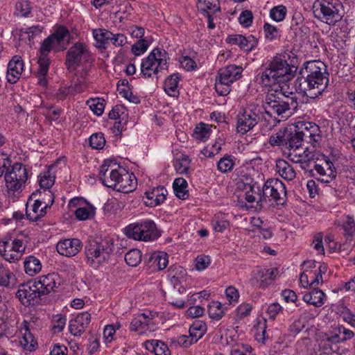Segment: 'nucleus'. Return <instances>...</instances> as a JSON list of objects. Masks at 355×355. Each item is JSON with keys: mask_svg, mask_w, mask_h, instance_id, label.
<instances>
[{"mask_svg": "<svg viewBox=\"0 0 355 355\" xmlns=\"http://www.w3.org/2000/svg\"><path fill=\"white\" fill-rule=\"evenodd\" d=\"M327 66L320 60L305 62L295 80V87L304 96L315 98L321 95L329 85Z\"/></svg>", "mask_w": 355, "mask_h": 355, "instance_id": "nucleus-1", "label": "nucleus"}, {"mask_svg": "<svg viewBox=\"0 0 355 355\" xmlns=\"http://www.w3.org/2000/svg\"><path fill=\"white\" fill-rule=\"evenodd\" d=\"M70 33L64 26H59L55 31L46 37L41 44L40 58L38 60L39 69L37 71L38 84L42 87L47 85L46 76L47 75L50 60L49 53L51 51L59 52L67 49L69 44Z\"/></svg>", "mask_w": 355, "mask_h": 355, "instance_id": "nucleus-2", "label": "nucleus"}, {"mask_svg": "<svg viewBox=\"0 0 355 355\" xmlns=\"http://www.w3.org/2000/svg\"><path fill=\"white\" fill-rule=\"evenodd\" d=\"M286 55L277 54L268 61V66L261 75V83L264 86L286 83L293 79L297 67L287 62Z\"/></svg>", "mask_w": 355, "mask_h": 355, "instance_id": "nucleus-3", "label": "nucleus"}, {"mask_svg": "<svg viewBox=\"0 0 355 355\" xmlns=\"http://www.w3.org/2000/svg\"><path fill=\"white\" fill-rule=\"evenodd\" d=\"M282 90L283 88L281 87L280 91L275 89L274 92H268L266 95L265 111L268 114L288 116L292 114V110L297 107V97L295 94L292 92L286 94Z\"/></svg>", "mask_w": 355, "mask_h": 355, "instance_id": "nucleus-4", "label": "nucleus"}, {"mask_svg": "<svg viewBox=\"0 0 355 355\" xmlns=\"http://www.w3.org/2000/svg\"><path fill=\"white\" fill-rule=\"evenodd\" d=\"M114 250V242L111 239L89 240L85 248L87 263L94 268L107 263Z\"/></svg>", "mask_w": 355, "mask_h": 355, "instance_id": "nucleus-5", "label": "nucleus"}, {"mask_svg": "<svg viewBox=\"0 0 355 355\" xmlns=\"http://www.w3.org/2000/svg\"><path fill=\"white\" fill-rule=\"evenodd\" d=\"M313 12L318 19L334 26L344 16L343 5L340 0H316Z\"/></svg>", "mask_w": 355, "mask_h": 355, "instance_id": "nucleus-6", "label": "nucleus"}, {"mask_svg": "<svg viewBox=\"0 0 355 355\" xmlns=\"http://www.w3.org/2000/svg\"><path fill=\"white\" fill-rule=\"evenodd\" d=\"M269 143L272 146H278L286 150L295 151L302 146L303 142L296 125H289L280 129L270 137Z\"/></svg>", "mask_w": 355, "mask_h": 355, "instance_id": "nucleus-7", "label": "nucleus"}, {"mask_svg": "<svg viewBox=\"0 0 355 355\" xmlns=\"http://www.w3.org/2000/svg\"><path fill=\"white\" fill-rule=\"evenodd\" d=\"M168 53L165 50L155 48L143 60L141 64V72L144 78H150L153 74L167 70Z\"/></svg>", "mask_w": 355, "mask_h": 355, "instance_id": "nucleus-8", "label": "nucleus"}, {"mask_svg": "<svg viewBox=\"0 0 355 355\" xmlns=\"http://www.w3.org/2000/svg\"><path fill=\"white\" fill-rule=\"evenodd\" d=\"M125 232L128 238L144 241L155 240L160 236L155 223L150 220L130 224L125 227Z\"/></svg>", "mask_w": 355, "mask_h": 355, "instance_id": "nucleus-9", "label": "nucleus"}, {"mask_svg": "<svg viewBox=\"0 0 355 355\" xmlns=\"http://www.w3.org/2000/svg\"><path fill=\"white\" fill-rule=\"evenodd\" d=\"M286 191L284 184L277 178L268 179L263 187L262 194H259L260 201H266L270 198L277 205H284L286 202Z\"/></svg>", "mask_w": 355, "mask_h": 355, "instance_id": "nucleus-10", "label": "nucleus"}, {"mask_svg": "<svg viewBox=\"0 0 355 355\" xmlns=\"http://www.w3.org/2000/svg\"><path fill=\"white\" fill-rule=\"evenodd\" d=\"M16 297L24 306H30L40 304L43 296L36 285V281H29L19 285Z\"/></svg>", "mask_w": 355, "mask_h": 355, "instance_id": "nucleus-11", "label": "nucleus"}, {"mask_svg": "<svg viewBox=\"0 0 355 355\" xmlns=\"http://www.w3.org/2000/svg\"><path fill=\"white\" fill-rule=\"evenodd\" d=\"M262 115L261 107L257 105H250L244 110L237 121L236 130L241 134H245L252 129L260 121Z\"/></svg>", "mask_w": 355, "mask_h": 355, "instance_id": "nucleus-12", "label": "nucleus"}, {"mask_svg": "<svg viewBox=\"0 0 355 355\" xmlns=\"http://www.w3.org/2000/svg\"><path fill=\"white\" fill-rule=\"evenodd\" d=\"M123 169L116 162L105 160L99 170V180L106 187L114 189Z\"/></svg>", "mask_w": 355, "mask_h": 355, "instance_id": "nucleus-13", "label": "nucleus"}, {"mask_svg": "<svg viewBox=\"0 0 355 355\" xmlns=\"http://www.w3.org/2000/svg\"><path fill=\"white\" fill-rule=\"evenodd\" d=\"M28 178V172L21 163H15L10 171L5 174L7 187L12 191H18L25 184Z\"/></svg>", "mask_w": 355, "mask_h": 355, "instance_id": "nucleus-14", "label": "nucleus"}, {"mask_svg": "<svg viewBox=\"0 0 355 355\" xmlns=\"http://www.w3.org/2000/svg\"><path fill=\"white\" fill-rule=\"evenodd\" d=\"M89 51L84 43L76 42L72 45L66 53L65 65L67 69L77 67L80 65L81 58L88 61Z\"/></svg>", "mask_w": 355, "mask_h": 355, "instance_id": "nucleus-15", "label": "nucleus"}, {"mask_svg": "<svg viewBox=\"0 0 355 355\" xmlns=\"http://www.w3.org/2000/svg\"><path fill=\"white\" fill-rule=\"evenodd\" d=\"M157 315V312L151 311L139 314L132 320L130 329L132 331H138L139 334H142L147 330L153 331L155 326L153 320Z\"/></svg>", "mask_w": 355, "mask_h": 355, "instance_id": "nucleus-16", "label": "nucleus"}, {"mask_svg": "<svg viewBox=\"0 0 355 355\" xmlns=\"http://www.w3.org/2000/svg\"><path fill=\"white\" fill-rule=\"evenodd\" d=\"M314 169L317 173L315 178L324 183H329L336 178L337 172L333 162L324 158L323 164H316Z\"/></svg>", "mask_w": 355, "mask_h": 355, "instance_id": "nucleus-17", "label": "nucleus"}, {"mask_svg": "<svg viewBox=\"0 0 355 355\" xmlns=\"http://www.w3.org/2000/svg\"><path fill=\"white\" fill-rule=\"evenodd\" d=\"M91 322V315L88 312L79 313L69 321V330L73 336H80Z\"/></svg>", "mask_w": 355, "mask_h": 355, "instance_id": "nucleus-18", "label": "nucleus"}, {"mask_svg": "<svg viewBox=\"0 0 355 355\" xmlns=\"http://www.w3.org/2000/svg\"><path fill=\"white\" fill-rule=\"evenodd\" d=\"M226 42L230 44L237 45L241 49L250 52L258 44V39L252 35L245 37L242 35H232L227 37Z\"/></svg>", "mask_w": 355, "mask_h": 355, "instance_id": "nucleus-19", "label": "nucleus"}, {"mask_svg": "<svg viewBox=\"0 0 355 355\" xmlns=\"http://www.w3.org/2000/svg\"><path fill=\"white\" fill-rule=\"evenodd\" d=\"M82 248V243L78 239L60 241L56 245L58 252L65 257H71L78 254Z\"/></svg>", "mask_w": 355, "mask_h": 355, "instance_id": "nucleus-20", "label": "nucleus"}, {"mask_svg": "<svg viewBox=\"0 0 355 355\" xmlns=\"http://www.w3.org/2000/svg\"><path fill=\"white\" fill-rule=\"evenodd\" d=\"M119 183L114 190L119 192L128 193L135 190L137 184V179L133 173H129L125 168L121 169Z\"/></svg>", "mask_w": 355, "mask_h": 355, "instance_id": "nucleus-21", "label": "nucleus"}, {"mask_svg": "<svg viewBox=\"0 0 355 355\" xmlns=\"http://www.w3.org/2000/svg\"><path fill=\"white\" fill-rule=\"evenodd\" d=\"M24 69V61L21 56L15 55L8 64L6 78L11 84L16 83L19 79Z\"/></svg>", "mask_w": 355, "mask_h": 355, "instance_id": "nucleus-22", "label": "nucleus"}, {"mask_svg": "<svg viewBox=\"0 0 355 355\" xmlns=\"http://www.w3.org/2000/svg\"><path fill=\"white\" fill-rule=\"evenodd\" d=\"M242 69L234 64H230L220 69L216 79L221 83L232 85L234 81L241 77Z\"/></svg>", "mask_w": 355, "mask_h": 355, "instance_id": "nucleus-23", "label": "nucleus"}, {"mask_svg": "<svg viewBox=\"0 0 355 355\" xmlns=\"http://www.w3.org/2000/svg\"><path fill=\"white\" fill-rule=\"evenodd\" d=\"M144 194V203L149 207H155L164 202L168 192L164 187H157L146 191Z\"/></svg>", "mask_w": 355, "mask_h": 355, "instance_id": "nucleus-24", "label": "nucleus"}, {"mask_svg": "<svg viewBox=\"0 0 355 355\" xmlns=\"http://www.w3.org/2000/svg\"><path fill=\"white\" fill-rule=\"evenodd\" d=\"M57 279L58 275L55 273H50L40 277L39 280L36 282V285L39 290L41 291L42 296H46L51 291H55L54 289L57 287Z\"/></svg>", "mask_w": 355, "mask_h": 355, "instance_id": "nucleus-25", "label": "nucleus"}, {"mask_svg": "<svg viewBox=\"0 0 355 355\" xmlns=\"http://www.w3.org/2000/svg\"><path fill=\"white\" fill-rule=\"evenodd\" d=\"M37 321V318H31V321H24L23 326L24 329V333L20 340V344L23 347L30 352L34 350L37 345V342L34 340L33 334L30 331V327L32 324H35Z\"/></svg>", "mask_w": 355, "mask_h": 355, "instance_id": "nucleus-26", "label": "nucleus"}, {"mask_svg": "<svg viewBox=\"0 0 355 355\" xmlns=\"http://www.w3.org/2000/svg\"><path fill=\"white\" fill-rule=\"evenodd\" d=\"M147 350L153 352L155 355H170L168 346L163 342L157 340H147L145 342Z\"/></svg>", "mask_w": 355, "mask_h": 355, "instance_id": "nucleus-27", "label": "nucleus"}, {"mask_svg": "<svg viewBox=\"0 0 355 355\" xmlns=\"http://www.w3.org/2000/svg\"><path fill=\"white\" fill-rule=\"evenodd\" d=\"M276 168L279 175L286 180H293L296 176L294 168L284 160L280 159L277 161Z\"/></svg>", "mask_w": 355, "mask_h": 355, "instance_id": "nucleus-28", "label": "nucleus"}, {"mask_svg": "<svg viewBox=\"0 0 355 355\" xmlns=\"http://www.w3.org/2000/svg\"><path fill=\"white\" fill-rule=\"evenodd\" d=\"M180 79V76L178 73H173L166 79L164 89L168 96L173 97L178 96V86Z\"/></svg>", "mask_w": 355, "mask_h": 355, "instance_id": "nucleus-29", "label": "nucleus"}, {"mask_svg": "<svg viewBox=\"0 0 355 355\" xmlns=\"http://www.w3.org/2000/svg\"><path fill=\"white\" fill-rule=\"evenodd\" d=\"M324 293L322 291L313 288L312 291L306 293L303 296V300L315 306H320L324 304Z\"/></svg>", "mask_w": 355, "mask_h": 355, "instance_id": "nucleus-30", "label": "nucleus"}, {"mask_svg": "<svg viewBox=\"0 0 355 355\" xmlns=\"http://www.w3.org/2000/svg\"><path fill=\"white\" fill-rule=\"evenodd\" d=\"M266 268L258 270L255 276L250 279V284L260 288H265L271 284Z\"/></svg>", "mask_w": 355, "mask_h": 355, "instance_id": "nucleus-31", "label": "nucleus"}, {"mask_svg": "<svg viewBox=\"0 0 355 355\" xmlns=\"http://www.w3.org/2000/svg\"><path fill=\"white\" fill-rule=\"evenodd\" d=\"M150 267H157L158 270L164 269L168 264L167 254L163 252H154L149 257Z\"/></svg>", "mask_w": 355, "mask_h": 355, "instance_id": "nucleus-32", "label": "nucleus"}, {"mask_svg": "<svg viewBox=\"0 0 355 355\" xmlns=\"http://www.w3.org/2000/svg\"><path fill=\"white\" fill-rule=\"evenodd\" d=\"M17 279L15 274L9 269L0 264V286L10 288L16 283Z\"/></svg>", "mask_w": 355, "mask_h": 355, "instance_id": "nucleus-33", "label": "nucleus"}, {"mask_svg": "<svg viewBox=\"0 0 355 355\" xmlns=\"http://www.w3.org/2000/svg\"><path fill=\"white\" fill-rule=\"evenodd\" d=\"M189 337L194 342L201 338L207 331V324L201 320L195 321L189 328Z\"/></svg>", "mask_w": 355, "mask_h": 355, "instance_id": "nucleus-34", "label": "nucleus"}, {"mask_svg": "<svg viewBox=\"0 0 355 355\" xmlns=\"http://www.w3.org/2000/svg\"><path fill=\"white\" fill-rule=\"evenodd\" d=\"M24 270L27 275L34 276L42 269V264L38 259L34 256L28 257L24 263Z\"/></svg>", "mask_w": 355, "mask_h": 355, "instance_id": "nucleus-35", "label": "nucleus"}, {"mask_svg": "<svg viewBox=\"0 0 355 355\" xmlns=\"http://www.w3.org/2000/svg\"><path fill=\"white\" fill-rule=\"evenodd\" d=\"M187 182L182 178H175L173 188L175 196L180 199H187L189 197V191L187 190Z\"/></svg>", "mask_w": 355, "mask_h": 355, "instance_id": "nucleus-36", "label": "nucleus"}, {"mask_svg": "<svg viewBox=\"0 0 355 355\" xmlns=\"http://www.w3.org/2000/svg\"><path fill=\"white\" fill-rule=\"evenodd\" d=\"M198 3L201 12L216 13L220 10L219 0H198Z\"/></svg>", "mask_w": 355, "mask_h": 355, "instance_id": "nucleus-37", "label": "nucleus"}, {"mask_svg": "<svg viewBox=\"0 0 355 355\" xmlns=\"http://www.w3.org/2000/svg\"><path fill=\"white\" fill-rule=\"evenodd\" d=\"M42 198L40 199H36L34 201L33 205H32L31 209H29V202L28 200L26 204V218L31 221H37L40 220V215H38V212L40 211V208L42 206Z\"/></svg>", "mask_w": 355, "mask_h": 355, "instance_id": "nucleus-38", "label": "nucleus"}, {"mask_svg": "<svg viewBox=\"0 0 355 355\" xmlns=\"http://www.w3.org/2000/svg\"><path fill=\"white\" fill-rule=\"evenodd\" d=\"M93 35L99 44V47L106 49L109 44V37L111 36V32L104 28H99L94 30Z\"/></svg>", "mask_w": 355, "mask_h": 355, "instance_id": "nucleus-39", "label": "nucleus"}, {"mask_svg": "<svg viewBox=\"0 0 355 355\" xmlns=\"http://www.w3.org/2000/svg\"><path fill=\"white\" fill-rule=\"evenodd\" d=\"M141 252L137 249H132L125 255L126 263L130 266L135 267L140 263L141 261Z\"/></svg>", "mask_w": 355, "mask_h": 355, "instance_id": "nucleus-40", "label": "nucleus"}, {"mask_svg": "<svg viewBox=\"0 0 355 355\" xmlns=\"http://www.w3.org/2000/svg\"><path fill=\"white\" fill-rule=\"evenodd\" d=\"M29 0H19L15 5V14L20 17H28L31 12Z\"/></svg>", "mask_w": 355, "mask_h": 355, "instance_id": "nucleus-41", "label": "nucleus"}, {"mask_svg": "<svg viewBox=\"0 0 355 355\" xmlns=\"http://www.w3.org/2000/svg\"><path fill=\"white\" fill-rule=\"evenodd\" d=\"M263 28L266 40L272 42L280 37V31L277 27L268 23H265Z\"/></svg>", "mask_w": 355, "mask_h": 355, "instance_id": "nucleus-42", "label": "nucleus"}, {"mask_svg": "<svg viewBox=\"0 0 355 355\" xmlns=\"http://www.w3.org/2000/svg\"><path fill=\"white\" fill-rule=\"evenodd\" d=\"M209 315L214 320H220L224 315V310L221 303L213 302L208 309Z\"/></svg>", "mask_w": 355, "mask_h": 355, "instance_id": "nucleus-43", "label": "nucleus"}, {"mask_svg": "<svg viewBox=\"0 0 355 355\" xmlns=\"http://www.w3.org/2000/svg\"><path fill=\"white\" fill-rule=\"evenodd\" d=\"M55 177L51 176L49 171H46L40 180V186L43 191H39V193L44 195L46 190L51 191L50 188L53 185Z\"/></svg>", "mask_w": 355, "mask_h": 355, "instance_id": "nucleus-44", "label": "nucleus"}, {"mask_svg": "<svg viewBox=\"0 0 355 355\" xmlns=\"http://www.w3.org/2000/svg\"><path fill=\"white\" fill-rule=\"evenodd\" d=\"M229 225V221L223 215H216L212 220V225L216 232H222Z\"/></svg>", "mask_w": 355, "mask_h": 355, "instance_id": "nucleus-45", "label": "nucleus"}, {"mask_svg": "<svg viewBox=\"0 0 355 355\" xmlns=\"http://www.w3.org/2000/svg\"><path fill=\"white\" fill-rule=\"evenodd\" d=\"M105 144V139L101 132L94 133L89 138V145L94 149H102Z\"/></svg>", "mask_w": 355, "mask_h": 355, "instance_id": "nucleus-46", "label": "nucleus"}, {"mask_svg": "<svg viewBox=\"0 0 355 355\" xmlns=\"http://www.w3.org/2000/svg\"><path fill=\"white\" fill-rule=\"evenodd\" d=\"M44 196H47L48 199L47 202L45 200L44 198H42V205L44 204V206L40 209L38 212V215H40V218L44 216L46 213V209L50 207L54 202V194L51 191H45Z\"/></svg>", "mask_w": 355, "mask_h": 355, "instance_id": "nucleus-47", "label": "nucleus"}, {"mask_svg": "<svg viewBox=\"0 0 355 355\" xmlns=\"http://www.w3.org/2000/svg\"><path fill=\"white\" fill-rule=\"evenodd\" d=\"M257 333L255 335L256 339L258 342L265 343L268 338L266 336V320H263V322L259 321L256 327Z\"/></svg>", "mask_w": 355, "mask_h": 355, "instance_id": "nucleus-48", "label": "nucleus"}, {"mask_svg": "<svg viewBox=\"0 0 355 355\" xmlns=\"http://www.w3.org/2000/svg\"><path fill=\"white\" fill-rule=\"evenodd\" d=\"M286 15V8L284 6H278L272 8L270 11V17L276 21L284 20Z\"/></svg>", "mask_w": 355, "mask_h": 355, "instance_id": "nucleus-49", "label": "nucleus"}, {"mask_svg": "<svg viewBox=\"0 0 355 355\" xmlns=\"http://www.w3.org/2000/svg\"><path fill=\"white\" fill-rule=\"evenodd\" d=\"M234 163L230 156L221 158L217 164L218 169L222 173H227L233 168Z\"/></svg>", "mask_w": 355, "mask_h": 355, "instance_id": "nucleus-50", "label": "nucleus"}, {"mask_svg": "<svg viewBox=\"0 0 355 355\" xmlns=\"http://www.w3.org/2000/svg\"><path fill=\"white\" fill-rule=\"evenodd\" d=\"M66 324L65 316L58 314L54 315L52 320V329L54 333H58L62 331Z\"/></svg>", "mask_w": 355, "mask_h": 355, "instance_id": "nucleus-51", "label": "nucleus"}, {"mask_svg": "<svg viewBox=\"0 0 355 355\" xmlns=\"http://www.w3.org/2000/svg\"><path fill=\"white\" fill-rule=\"evenodd\" d=\"M0 253L2 257L5 259V260L9 262H15L20 259L21 254L19 252H15L14 250L11 249H6V247L4 245L3 250L1 249V246H0Z\"/></svg>", "mask_w": 355, "mask_h": 355, "instance_id": "nucleus-52", "label": "nucleus"}, {"mask_svg": "<svg viewBox=\"0 0 355 355\" xmlns=\"http://www.w3.org/2000/svg\"><path fill=\"white\" fill-rule=\"evenodd\" d=\"M303 125L308 126L311 135H312L313 144L319 143L322 139L321 130L320 127L314 123L306 122Z\"/></svg>", "mask_w": 355, "mask_h": 355, "instance_id": "nucleus-53", "label": "nucleus"}, {"mask_svg": "<svg viewBox=\"0 0 355 355\" xmlns=\"http://www.w3.org/2000/svg\"><path fill=\"white\" fill-rule=\"evenodd\" d=\"M87 104L92 112L97 116H101L103 114L105 108L103 101H101L99 98L91 99L87 101Z\"/></svg>", "mask_w": 355, "mask_h": 355, "instance_id": "nucleus-54", "label": "nucleus"}, {"mask_svg": "<svg viewBox=\"0 0 355 355\" xmlns=\"http://www.w3.org/2000/svg\"><path fill=\"white\" fill-rule=\"evenodd\" d=\"M149 46L146 39H140L132 46L131 51L137 56L144 53Z\"/></svg>", "mask_w": 355, "mask_h": 355, "instance_id": "nucleus-55", "label": "nucleus"}, {"mask_svg": "<svg viewBox=\"0 0 355 355\" xmlns=\"http://www.w3.org/2000/svg\"><path fill=\"white\" fill-rule=\"evenodd\" d=\"M343 229L347 236L352 237L355 234V222L352 217L347 216L343 224Z\"/></svg>", "mask_w": 355, "mask_h": 355, "instance_id": "nucleus-56", "label": "nucleus"}, {"mask_svg": "<svg viewBox=\"0 0 355 355\" xmlns=\"http://www.w3.org/2000/svg\"><path fill=\"white\" fill-rule=\"evenodd\" d=\"M253 20V15L252 12L249 10H243L239 17V23L243 26V27H249L251 26Z\"/></svg>", "mask_w": 355, "mask_h": 355, "instance_id": "nucleus-57", "label": "nucleus"}, {"mask_svg": "<svg viewBox=\"0 0 355 355\" xmlns=\"http://www.w3.org/2000/svg\"><path fill=\"white\" fill-rule=\"evenodd\" d=\"M305 123L301 122L298 123L296 127L299 128V132L302 139V142L306 141L308 143H312V135H311V131H309V128L308 126L303 125Z\"/></svg>", "mask_w": 355, "mask_h": 355, "instance_id": "nucleus-58", "label": "nucleus"}, {"mask_svg": "<svg viewBox=\"0 0 355 355\" xmlns=\"http://www.w3.org/2000/svg\"><path fill=\"white\" fill-rule=\"evenodd\" d=\"M194 133L198 139H207L210 135V129L207 125L202 123L199 126L196 127Z\"/></svg>", "mask_w": 355, "mask_h": 355, "instance_id": "nucleus-59", "label": "nucleus"}, {"mask_svg": "<svg viewBox=\"0 0 355 355\" xmlns=\"http://www.w3.org/2000/svg\"><path fill=\"white\" fill-rule=\"evenodd\" d=\"M110 42L115 46H123L127 43V37L122 33L114 34L111 32V36L109 37Z\"/></svg>", "mask_w": 355, "mask_h": 355, "instance_id": "nucleus-60", "label": "nucleus"}, {"mask_svg": "<svg viewBox=\"0 0 355 355\" xmlns=\"http://www.w3.org/2000/svg\"><path fill=\"white\" fill-rule=\"evenodd\" d=\"M117 90L123 97L128 99L130 102L136 104L140 102L139 98L134 95L130 89H121L119 88V85H117Z\"/></svg>", "mask_w": 355, "mask_h": 355, "instance_id": "nucleus-61", "label": "nucleus"}, {"mask_svg": "<svg viewBox=\"0 0 355 355\" xmlns=\"http://www.w3.org/2000/svg\"><path fill=\"white\" fill-rule=\"evenodd\" d=\"M223 83H221L220 80L216 79L215 83V89L218 95L226 96L230 92L231 85L225 83L224 84Z\"/></svg>", "mask_w": 355, "mask_h": 355, "instance_id": "nucleus-62", "label": "nucleus"}, {"mask_svg": "<svg viewBox=\"0 0 355 355\" xmlns=\"http://www.w3.org/2000/svg\"><path fill=\"white\" fill-rule=\"evenodd\" d=\"M309 275H311L312 280L310 283V286L315 288L320 283L322 282V277L321 274V267H319L318 270L314 271L309 270Z\"/></svg>", "mask_w": 355, "mask_h": 355, "instance_id": "nucleus-63", "label": "nucleus"}, {"mask_svg": "<svg viewBox=\"0 0 355 355\" xmlns=\"http://www.w3.org/2000/svg\"><path fill=\"white\" fill-rule=\"evenodd\" d=\"M180 62L181 66L187 71H192L197 67L196 62L189 56H183Z\"/></svg>", "mask_w": 355, "mask_h": 355, "instance_id": "nucleus-64", "label": "nucleus"}]
</instances>
